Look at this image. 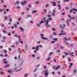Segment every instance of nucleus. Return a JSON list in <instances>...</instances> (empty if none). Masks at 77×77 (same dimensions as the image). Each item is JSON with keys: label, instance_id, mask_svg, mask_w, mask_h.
Listing matches in <instances>:
<instances>
[{"label": "nucleus", "instance_id": "nucleus-29", "mask_svg": "<svg viewBox=\"0 0 77 77\" xmlns=\"http://www.w3.org/2000/svg\"><path fill=\"white\" fill-rule=\"evenodd\" d=\"M40 66V64H38L35 66L36 68H38V67H39Z\"/></svg>", "mask_w": 77, "mask_h": 77}, {"label": "nucleus", "instance_id": "nucleus-46", "mask_svg": "<svg viewBox=\"0 0 77 77\" xmlns=\"http://www.w3.org/2000/svg\"><path fill=\"white\" fill-rule=\"evenodd\" d=\"M56 10H53V13H55L56 12Z\"/></svg>", "mask_w": 77, "mask_h": 77}, {"label": "nucleus", "instance_id": "nucleus-9", "mask_svg": "<svg viewBox=\"0 0 77 77\" xmlns=\"http://www.w3.org/2000/svg\"><path fill=\"white\" fill-rule=\"evenodd\" d=\"M20 61L22 65V64H23V63L24 62V60H23V59L22 58L20 60Z\"/></svg>", "mask_w": 77, "mask_h": 77}, {"label": "nucleus", "instance_id": "nucleus-35", "mask_svg": "<svg viewBox=\"0 0 77 77\" xmlns=\"http://www.w3.org/2000/svg\"><path fill=\"white\" fill-rule=\"evenodd\" d=\"M52 31H54L56 30V29L53 28V29H52Z\"/></svg>", "mask_w": 77, "mask_h": 77}, {"label": "nucleus", "instance_id": "nucleus-37", "mask_svg": "<svg viewBox=\"0 0 77 77\" xmlns=\"http://www.w3.org/2000/svg\"><path fill=\"white\" fill-rule=\"evenodd\" d=\"M20 50H21V48H19L18 49V51L19 53H20Z\"/></svg>", "mask_w": 77, "mask_h": 77}, {"label": "nucleus", "instance_id": "nucleus-39", "mask_svg": "<svg viewBox=\"0 0 77 77\" xmlns=\"http://www.w3.org/2000/svg\"><path fill=\"white\" fill-rule=\"evenodd\" d=\"M35 3L36 5H38V4H39V2H35Z\"/></svg>", "mask_w": 77, "mask_h": 77}, {"label": "nucleus", "instance_id": "nucleus-19", "mask_svg": "<svg viewBox=\"0 0 77 77\" xmlns=\"http://www.w3.org/2000/svg\"><path fill=\"white\" fill-rule=\"evenodd\" d=\"M40 59V57L39 56H37L36 57V60H39Z\"/></svg>", "mask_w": 77, "mask_h": 77}, {"label": "nucleus", "instance_id": "nucleus-62", "mask_svg": "<svg viewBox=\"0 0 77 77\" xmlns=\"http://www.w3.org/2000/svg\"><path fill=\"white\" fill-rule=\"evenodd\" d=\"M1 2L2 3H4V1H3V0H1Z\"/></svg>", "mask_w": 77, "mask_h": 77}, {"label": "nucleus", "instance_id": "nucleus-47", "mask_svg": "<svg viewBox=\"0 0 77 77\" xmlns=\"http://www.w3.org/2000/svg\"><path fill=\"white\" fill-rule=\"evenodd\" d=\"M57 51L58 53H60V50H57Z\"/></svg>", "mask_w": 77, "mask_h": 77}, {"label": "nucleus", "instance_id": "nucleus-27", "mask_svg": "<svg viewBox=\"0 0 77 77\" xmlns=\"http://www.w3.org/2000/svg\"><path fill=\"white\" fill-rule=\"evenodd\" d=\"M53 34L54 35H55V36H56V35H57V34H56V33L55 32H54L53 33Z\"/></svg>", "mask_w": 77, "mask_h": 77}, {"label": "nucleus", "instance_id": "nucleus-43", "mask_svg": "<svg viewBox=\"0 0 77 77\" xmlns=\"http://www.w3.org/2000/svg\"><path fill=\"white\" fill-rule=\"evenodd\" d=\"M66 10H68V9H69V7H67L66 8Z\"/></svg>", "mask_w": 77, "mask_h": 77}, {"label": "nucleus", "instance_id": "nucleus-53", "mask_svg": "<svg viewBox=\"0 0 77 77\" xmlns=\"http://www.w3.org/2000/svg\"><path fill=\"white\" fill-rule=\"evenodd\" d=\"M4 51L5 53H7V51H6V50H4Z\"/></svg>", "mask_w": 77, "mask_h": 77}, {"label": "nucleus", "instance_id": "nucleus-34", "mask_svg": "<svg viewBox=\"0 0 77 77\" xmlns=\"http://www.w3.org/2000/svg\"><path fill=\"white\" fill-rule=\"evenodd\" d=\"M32 57L34 58V57H35V55L33 54L32 55Z\"/></svg>", "mask_w": 77, "mask_h": 77}, {"label": "nucleus", "instance_id": "nucleus-63", "mask_svg": "<svg viewBox=\"0 0 77 77\" xmlns=\"http://www.w3.org/2000/svg\"><path fill=\"white\" fill-rule=\"evenodd\" d=\"M41 42V41H39L38 42H37V43L38 44H40V43Z\"/></svg>", "mask_w": 77, "mask_h": 77}, {"label": "nucleus", "instance_id": "nucleus-12", "mask_svg": "<svg viewBox=\"0 0 77 77\" xmlns=\"http://www.w3.org/2000/svg\"><path fill=\"white\" fill-rule=\"evenodd\" d=\"M19 41H20V43H21V44H23V41H22V39H21V38H19Z\"/></svg>", "mask_w": 77, "mask_h": 77}, {"label": "nucleus", "instance_id": "nucleus-52", "mask_svg": "<svg viewBox=\"0 0 77 77\" xmlns=\"http://www.w3.org/2000/svg\"><path fill=\"white\" fill-rule=\"evenodd\" d=\"M3 63H8V62L7 61H5V62H3Z\"/></svg>", "mask_w": 77, "mask_h": 77}, {"label": "nucleus", "instance_id": "nucleus-25", "mask_svg": "<svg viewBox=\"0 0 77 77\" xmlns=\"http://www.w3.org/2000/svg\"><path fill=\"white\" fill-rule=\"evenodd\" d=\"M43 39L44 40H48V38L47 37H45V38H43Z\"/></svg>", "mask_w": 77, "mask_h": 77}, {"label": "nucleus", "instance_id": "nucleus-5", "mask_svg": "<svg viewBox=\"0 0 77 77\" xmlns=\"http://www.w3.org/2000/svg\"><path fill=\"white\" fill-rule=\"evenodd\" d=\"M58 6L59 7V10H60V9H61V5H60V2H58Z\"/></svg>", "mask_w": 77, "mask_h": 77}, {"label": "nucleus", "instance_id": "nucleus-44", "mask_svg": "<svg viewBox=\"0 0 77 77\" xmlns=\"http://www.w3.org/2000/svg\"><path fill=\"white\" fill-rule=\"evenodd\" d=\"M5 19L6 20H8V19L7 18V16H5Z\"/></svg>", "mask_w": 77, "mask_h": 77}, {"label": "nucleus", "instance_id": "nucleus-15", "mask_svg": "<svg viewBox=\"0 0 77 77\" xmlns=\"http://www.w3.org/2000/svg\"><path fill=\"white\" fill-rule=\"evenodd\" d=\"M38 48H39L38 46H37L36 47V48H35V49L36 51H38Z\"/></svg>", "mask_w": 77, "mask_h": 77}, {"label": "nucleus", "instance_id": "nucleus-20", "mask_svg": "<svg viewBox=\"0 0 77 77\" xmlns=\"http://www.w3.org/2000/svg\"><path fill=\"white\" fill-rule=\"evenodd\" d=\"M74 52H70L69 53V54L70 55H72L73 54H74Z\"/></svg>", "mask_w": 77, "mask_h": 77}, {"label": "nucleus", "instance_id": "nucleus-13", "mask_svg": "<svg viewBox=\"0 0 77 77\" xmlns=\"http://www.w3.org/2000/svg\"><path fill=\"white\" fill-rule=\"evenodd\" d=\"M25 50H27V49H28V45H25Z\"/></svg>", "mask_w": 77, "mask_h": 77}, {"label": "nucleus", "instance_id": "nucleus-64", "mask_svg": "<svg viewBox=\"0 0 77 77\" xmlns=\"http://www.w3.org/2000/svg\"><path fill=\"white\" fill-rule=\"evenodd\" d=\"M9 21H12V20H11V19H9Z\"/></svg>", "mask_w": 77, "mask_h": 77}, {"label": "nucleus", "instance_id": "nucleus-3", "mask_svg": "<svg viewBox=\"0 0 77 77\" xmlns=\"http://www.w3.org/2000/svg\"><path fill=\"white\" fill-rule=\"evenodd\" d=\"M19 67H16L14 68V70L16 72H18V71H20L21 70V69H19Z\"/></svg>", "mask_w": 77, "mask_h": 77}, {"label": "nucleus", "instance_id": "nucleus-50", "mask_svg": "<svg viewBox=\"0 0 77 77\" xmlns=\"http://www.w3.org/2000/svg\"><path fill=\"white\" fill-rule=\"evenodd\" d=\"M3 39H6V37H5V36H3Z\"/></svg>", "mask_w": 77, "mask_h": 77}, {"label": "nucleus", "instance_id": "nucleus-33", "mask_svg": "<svg viewBox=\"0 0 77 77\" xmlns=\"http://www.w3.org/2000/svg\"><path fill=\"white\" fill-rule=\"evenodd\" d=\"M73 10L74 11H77V8L76 9L75 8H73Z\"/></svg>", "mask_w": 77, "mask_h": 77}, {"label": "nucleus", "instance_id": "nucleus-21", "mask_svg": "<svg viewBox=\"0 0 77 77\" xmlns=\"http://www.w3.org/2000/svg\"><path fill=\"white\" fill-rule=\"evenodd\" d=\"M28 75H29V74L28 73L25 74L24 75V77H27Z\"/></svg>", "mask_w": 77, "mask_h": 77}, {"label": "nucleus", "instance_id": "nucleus-8", "mask_svg": "<svg viewBox=\"0 0 77 77\" xmlns=\"http://www.w3.org/2000/svg\"><path fill=\"white\" fill-rule=\"evenodd\" d=\"M26 3H27L26 1H24V2H21V5H24L25 4H26Z\"/></svg>", "mask_w": 77, "mask_h": 77}, {"label": "nucleus", "instance_id": "nucleus-30", "mask_svg": "<svg viewBox=\"0 0 77 77\" xmlns=\"http://www.w3.org/2000/svg\"><path fill=\"white\" fill-rule=\"evenodd\" d=\"M57 39H58L57 38H54L53 39V40H54V41H57Z\"/></svg>", "mask_w": 77, "mask_h": 77}, {"label": "nucleus", "instance_id": "nucleus-58", "mask_svg": "<svg viewBox=\"0 0 77 77\" xmlns=\"http://www.w3.org/2000/svg\"><path fill=\"white\" fill-rule=\"evenodd\" d=\"M17 9H20V8H21L20 7L18 6L17 7Z\"/></svg>", "mask_w": 77, "mask_h": 77}, {"label": "nucleus", "instance_id": "nucleus-57", "mask_svg": "<svg viewBox=\"0 0 77 77\" xmlns=\"http://www.w3.org/2000/svg\"><path fill=\"white\" fill-rule=\"evenodd\" d=\"M60 47V48H61V49H63V47L62 46H61Z\"/></svg>", "mask_w": 77, "mask_h": 77}, {"label": "nucleus", "instance_id": "nucleus-51", "mask_svg": "<svg viewBox=\"0 0 77 77\" xmlns=\"http://www.w3.org/2000/svg\"><path fill=\"white\" fill-rule=\"evenodd\" d=\"M64 54H66V56H67V55H68V54H69V53H66L65 52L64 53Z\"/></svg>", "mask_w": 77, "mask_h": 77}, {"label": "nucleus", "instance_id": "nucleus-56", "mask_svg": "<svg viewBox=\"0 0 77 77\" xmlns=\"http://www.w3.org/2000/svg\"><path fill=\"white\" fill-rule=\"evenodd\" d=\"M68 60H69V62H71V59L70 58H68Z\"/></svg>", "mask_w": 77, "mask_h": 77}, {"label": "nucleus", "instance_id": "nucleus-42", "mask_svg": "<svg viewBox=\"0 0 77 77\" xmlns=\"http://www.w3.org/2000/svg\"><path fill=\"white\" fill-rule=\"evenodd\" d=\"M25 14V13H24V12H22L21 13V15H24V14Z\"/></svg>", "mask_w": 77, "mask_h": 77}, {"label": "nucleus", "instance_id": "nucleus-31", "mask_svg": "<svg viewBox=\"0 0 77 77\" xmlns=\"http://www.w3.org/2000/svg\"><path fill=\"white\" fill-rule=\"evenodd\" d=\"M49 60H50V57H49L48 59H47V60L48 61H49Z\"/></svg>", "mask_w": 77, "mask_h": 77}, {"label": "nucleus", "instance_id": "nucleus-23", "mask_svg": "<svg viewBox=\"0 0 77 77\" xmlns=\"http://www.w3.org/2000/svg\"><path fill=\"white\" fill-rule=\"evenodd\" d=\"M49 6V4H47L46 5H45L46 8H48Z\"/></svg>", "mask_w": 77, "mask_h": 77}, {"label": "nucleus", "instance_id": "nucleus-60", "mask_svg": "<svg viewBox=\"0 0 77 77\" xmlns=\"http://www.w3.org/2000/svg\"><path fill=\"white\" fill-rule=\"evenodd\" d=\"M72 26H75V23H72Z\"/></svg>", "mask_w": 77, "mask_h": 77}, {"label": "nucleus", "instance_id": "nucleus-18", "mask_svg": "<svg viewBox=\"0 0 77 77\" xmlns=\"http://www.w3.org/2000/svg\"><path fill=\"white\" fill-rule=\"evenodd\" d=\"M37 12H38V11H37L34 10L33 11H32V13H36Z\"/></svg>", "mask_w": 77, "mask_h": 77}, {"label": "nucleus", "instance_id": "nucleus-2", "mask_svg": "<svg viewBox=\"0 0 77 77\" xmlns=\"http://www.w3.org/2000/svg\"><path fill=\"white\" fill-rule=\"evenodd\" d=\"M44 20H42V21H41L39 23H38L37 24V26H38V27H39L40 26H41V24H42V23H44V22L43 21Z\"/></svg>", "mask_w": 77, "mask_h": 77}, {"label": "nucleus", "instance_id": "nucleus-4", "mask_svg": "<svg viewBox=\"0 0 77 77\" xmlns=\"http://www.w3.org/2000/svg\"><path fill=\"white\" fill-rule=\"evenodd\" d=\"M44 72L45 73V76H46V77H47V75H48V70H46L45 71H44Z\"/></svg>", "mask_w": 77, "mask_h": 77}, {"label": "nucleus", "instance_id": "nucleus-36", "mask_svg": "<svg viewBox=\"0 0 77 77\" xmlns=\"http://www.w3.org/2000/svg\"><path fill=\"white\" fill-rule=\"evenodd\" d=\"M0 73L1 74H2V75H3L4 74V72H1Z\"/></svg>", "mask_w": 77, "mask_h": 77}, {"label": "nucleus", "instance_id": "nucleus-41", "mask_svg": "<svg viewBox=\"0 0 77 77\" xmlns=\"http://www.w3.org/2000/svg\"><path fill=\"white\" fill-rule=\"evenodd\" d=\"M66 45H69V43H68V42H66Z\"/></svg>", "mask_w": 77, "mask_h": 77}, {"label": "nucleus", "instance_id": "nucleus-59", "mask_svg": "<svg viewBox=\"0 0 77 77\" xmlns=\"http://www.w3.org/2000/svg\"><path fill=\"white\" fill-rule=\"evenodd\" d=\"M53 52H51L50 54H49V56H51V55L52 54H53Z\"/></svg>", "mask_w": 77, "mask_h": 77}, {"label": "nucleus", "instance_id": "nucleus-16", "mask_svg": "<svg viewBox=\"0 0 77 77\" xmlns=\"http://www.w3.org/2000/svg\"><path fill=\"white\" fill-rule=\"evenodd\" d=\"M32 16L31 15H27L26 17V18H31Z\"/></svg>", "mask_w": 77, "mask_h": 77}, {"label": "nucleus", "instance_id": "nucleus-14", "mask_svg": "<svg viewBox=\"0 0 77 77\" xmlns=\"http://www.w3.org/2000/svg\"><path fill=\"white\" fill-rule=\"evenodd\" d=\"M44 34H41L40 35V36H41V38L42 39H43L44 38Z\"/></svg>", "mask_w": 77, "mask_h": 77}, {"label": "nucleus", "instance_id": "nucleus-26", "mask_svg": "<svg viewBox=\"0 0 77 77\" xmlns=\"http://www.w3.org/2000/svg\"><path fill=\"white\" fill-rule=\"evenodd\" d=\"M68 16L69 18H70V19H71V15H68Z\"/></svg>", "mask_w": 77, "mask_h": 77}, {"label": "nucleus", "instance_id": "nucleus-32", "mask_svg": "<svg viewBox=\"0 0 77 77\" xmlns=\"http://www.w3.org/2000/svg\"><path fill=\"white\" fill-rule=\"evenodd\" d=\"M63 1L64 2H69V0H63Z\"/></svg>", "mask_w": 77, "mask_h": 77}, {"label": "nucleus", "instance_id": "nucleus-24", "mask_svg": "<svg viewBox=\"0 0 77 77\" xmlns=\"http://www.w3.org/2000/svg\"><path fill=\"white\" fill-rule=\"evenodd\" d=\"M60 68V66H58L56 68V70H57L58 69Z\"/></svg>", "mask_w": 77, "mask_h": 77}, {"label": "nucleus", "instance_id": "nucleus-55", "mask_svg": "<svg viewBox=\"0 0 77 77\" xmlns=\"http://www.w3.org/2000/svg\"><path fill=\"white\" fill-rule=\"evenodd\" d=\"M37 69H36L35 70H34V72H36V71H37Z\"/></svg>", "mask_w": 77, "mask_h": 77}, {"label": "nucleus", "instance_id": "nucleus-6", "mask_svg": "<svg viewBox=\"0 0 77 77\" xmlns=\"http://www.w3.org/2000/svg\"><path fill=\"white\" fill-rule=\"evenodd\" d=\"M71 20V19H70L68 20H67V25L68 26H69V22Z\"/></svg>", "mask_w": 77, "mask_h": 77}, {"label": "nucleus", "instance_id": "nucleus-17", "mask_svg": "<svg viewBox=\"0 0 77 77\" xmlns=\"http://www.w3.org/2000/svg\"><path fill=\"white\" fill-rule=\"evenodd\" d=\"M10 66V65L9 64H8L6 66H4L5 68H8V67H9Z\"/></svg>", "mask_w": 77, "mask_h": 77}, {"label": "nucleus", "instance_id": "nucleus-28", "mask_svg": "<svg viewBox=\"0 0 77 77\" xmlns=\"http://www.w3.org/2000/svg\"><path fill=\"white\" fill-rule=\"evenodd\" d=\"M64 40H65V41H68V39L67 38H64Z\"/></svg>", "mask_w": 77, "mask_h": 77}, {"label": "nucleus", "instance_id": "nucleus-22", "mask_svg": "<svg viewBox=\"0 0 77 77\" xmlns=\"http://www.w3.org/2000/svg\"><path fill=\"white\" fill-rule=\"evenodd\" d=\"M52 15L53 17H54L55 15V14L54 13H52Z\"/></svg>", "mask_w": 77, "mask_h": 77}, {"label": "nucleus", "instance_id": "nucleus-45", "mask_svg": "<svg viewBox=\"0 0 77 77\" xmlns=\"http://www.w3.org/2000/svg\"><path fill=\"white\" fill-rule=\"evenodd\" d=\"M66 32H65V33H63V35H66Z\"/></svg>", "mask_w": 77, "mask_h": 77}, {"label": "nucleus", "instance_id": "nucleus-54", "mask_svg": "<svg viewBox=\"0 0 77 77\" xmlns=\"http://www.w3.org/2000/svg\"><path fill=\"white\" fill-rule=\"evenodd\" d=\"M39 47H41V48H42V46L41 45H39L38 46Z\"/></svg>", "mask_w": 77, "mask_h": 77}, {"label": "nucleus", "instance_id": "nucleus-11", "mask_svg": "<svg viewBox=\"0 0 77 77\" xmlns=\"http://www.w3.org/2000/svg\"><path fill=\"white\" fill-rule=\"evenodd\" d=\"M51 3H52V4L54 6H56V2H51Z\"/></svg>", "mask_w": 77, "mask_h": 77}, {"label": "nucleus", "instance_id": "nucleus-61", "mask_svg": "<svg viewBox=\"0 0 77 77\" xmlns=\"http://www.w3.org/2000/svg\"><path fill=\"white\" fill-rule=\"evenodd\" d=\"M65 13H64V12H63V13L62 14V15H65Z\"/></svg>", "mask_w": 77, "mask_h": 77}, {"label": "nucleus", "instance_id": "nucleus-49", "mask_svg": "<svg viewBox=\"0 0 77 77\" xmlns=\"http://www.w3.org/2000/svg\"><path fill=\"white\" fill-rule=\"evenodd\" d=\"M14 26L15 27H17V25L16 24H14Z\"/></svg>", "mask_w": 77, "mask_h": 77}, {"label": "nucleus", "instance_id": "nucleus-40", "mask_svg": "<svg viewBox=\"0 0 77 77\" xmlns=\"http://www.w3.org/2000/svg\"><path fill=\"white\" fill-rule=\"evenodd\" d=\"M8 36H11V33L10 32H9L8 33Z\"/></svg>", "mask_w": 77, "mask_h": 77}, {"label": "nucleus", "instance_id": "nucleus-1", "mask_svg": "<svg viewBox=\"0 0 77 77\" xmlns=\"http://www.w3.org/2000/svg\"><path fill=\"white\" fill-rule=\"evenodd\" d=\"M46 20V18L44 17L43 19H42L43 21L44 20L45 22V26L46 27H50L51 26L48 24V23H49V21H51L52 19L51 18H49L48 20Z\"/></svg>", "mask_w": 77, "mask_h": 77}, {"label": "nucleus", "instance_id": "nucleus-10", "mask_svg": "<svg viewBox=\"0 0 77 77\" xmlns=\"http://www.w3.org/2000/svg\"><path fill=\"white\" fill-rule=\"evenodd\" d=\"M19 29L20 30L21 32H23V31L24 30V29H23V28L21 27H20Z\"/></svg>", "mask_w": 77, "mask_h": 77}, {"label": "nucleus", "instance_id": "nucleus-38", "mask_svg": "<svg viewBox=\"0 0 77 77\" xmlns=\"http://www.w3.org/2000/svg\"><path fill=\"white\" fill-rule=\"evenodd\" d=\"M16 3L17 5H19V4H20V2L19 1H17Z\"/></svg>", "mask_w": 77, "mask_h": 77}, {"label": "nucleus", "instance_id": "nucleus-7", "mask_svg": "<svg viewBox=\"0 0 77 77\" xmlns=\"http://www.w3.org/2000/svg\"><path fill=\"white\" fill-rule=\"evenodd\" d=\"M63 26H64V27L62 26L61 25H60V27H61V29H65V27L66 25H65V24H64L63 25Z\"/></svg>", "mask_w": 77, "mask_h": 77}, {"label": "nucleus", "instance_id": "nucleus-48", "mask_svg": "<svg viewBox=\"0 0 77 77\" xmlns=\"http://www.w3.org/2000/svg\"><path fill=\"white\" fill-rule=\"evenodd\" d=\"M17 38H21V36H17Z\"/></svg>", "mask_w": 77, "mask_h": 77}]
</instances>
